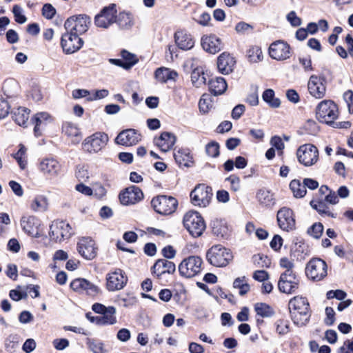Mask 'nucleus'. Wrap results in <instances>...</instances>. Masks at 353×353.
<instances>
[{
	"mask_svg": "<svg viewBox=\"0 0 353 353\" xmlns=\"http://www.w3.org/2000/svg\"><path fill=\"white\" fill-rule=\"evenodd\" d=\"M305 274L309 279L313 281H321L327 276V264L319 258H314L307 263Z\"/></svg>",
	"mask_w": 353,
	"mask_h": 353,
	"instance_id": "obj_10",
	"label": "nucleus"
},
{
	"mask_svg": "<svg viewBox=\"0 0 353 353\" xmlns=\"http://www.w3.org/2000/svg\"><path fill=\"white\" fill-rule=\"evenodd\" d=\"M117 12L116 5L114 3L103 8L94 18L95 25L99 28H108L116 22Z\"/></svg>",
	"mask_w": 353,
	"mask_h": 353,
	"instance_id": "obj_16",
	"label": "nucleus"
},
{
	"mask_svg": "<svg viewBox=\"0 0 353 353\" xmlns=\"http://www.w3.org/2000/svg\"><path fill=\"white\" fill-rule=\"evenodd\" d=\"M213 107L212 97L208 94L202 95L199 102V108L203 114L208 113Z\"/></svg>",
	"mask_w": 353,
	"mask_h": 353,
	"instance_id": "obj_50",
	"label": "nucleus"
},
{
	"mask_svg": "<svg viewBox=\"0 0 353 353\" xmlns=\"http://www.w3.org/2000/svg\"><path fill=\"white\" fill-rule=\"evenodd\" d=\"M290 188L296 198H303L306 194V189L299 180H292L290 183Z\"/></svg>",
	"mask_w": 353,
	"mask_h": 353,
	"instance_id": "obj_44",
	"label": "nucleus"
},
{
	"mask_svg": "<svg viewBox=\"0 0 353 353\" xmlns=\"http://www.w3.org/2000/svg\"><path fill=\"white\" fill-rule=\"evenodd\" d=\"M109 137L103 132H96L87 137L82 142V149L90 154L101 152L108 145Z\"/></svg>",
	"mask_w": 353,
	"mask_h": 353,
	"instance_id": "obj_3",
	"label": "nucleus"
},
{
	"mask_svg": "<svg viewBox=\"0 0 353 353\" xmlns=\"http://www.w3.org/2000/svg\"><path fill=\"white\" fill-rule=\"evenodd\" d=\"M72 96L74 99H81L90 96V92L85 89H75L72 92Z\"/></svg>",
	"mask_w": 353,
	"mask_h": 353,
	"instance_id": "obj_64",
	"label": "nucleus"
},
{
	"mask_svg": "<svg viewBox=\"0 0 353 353\" xmlns=\"http://www.w3.org/2000/svg\"><path fill=\"white\" fill-rule=\"evenodd\" d=\"M262 99L271 108H276L281 105L280 100L274 97V91L272 89L265 90L262 94Z\"/></svg>",
	"mask_w": 353,
	"mask_h": 353,
	"instance_id": "obj_43",
	"label": "nucleus"
},
{
	"mask_svg": "<svg viewBox=\"0 0 353 353\" xmlns=\"http://www.w3.org/2000/svg\"><path fill=\"white\" fill-rule=\"evenodd\" d=\"M70 288L79 293H85L90 296H95L99 293V288L89 281L78 278L70 283Z\"/></svg>",
	"mask_w": 353,
	"mask_h": 353,
	"instance_id": "obj_22",
	"label": "nucleus"
},
{
	"mask_svg": "<svg viewBox=\"0 0 353 353\" xmlns=\"http://www.w3.org/2000/svg\"><path fill=\"white\" fill-rule=\"evenodd\" d=\"M253 261L254 264L261 268H269L271 265V260L267 256H254Z\"/></svg>",
	"mask_w": 353,
	"mask_h": 353,
	"instance_id": "obj_56",
	"label": "nucleus"
},
{
	"mask_svg": "<svg viewBox=\"0 0 353 353\" xmlns=\"http://www.w3.org/2000/svg\"><path fill=\"white\" fill-rule=\"evenodd\" d=\"M30 110L25 107H19L12 112V117L17 124L26 126L30 117Z\"/></svg>",
	"mask_w": 353,
	"mask_h": 353,
	"instance_id": "obj_32",
	"label": "nucleus"
},
{
	"mask_svg": "<svg viewBox=\"0 0 353 353\" xmlns=\"http://www.w3.org/2000/svg\"><path fill=\"white\" fill-rule=\"evenodd\" d=\"M248 60L250 63H258L263 60V55L261 48L258 46H252L247 53Z\"/></svg>",
	"mask_w": 353,
	"mask_h": 353,
	"instance_id": "obj_49",
	"label": "nucleus"
},
{
	"mask_svg": "<svg viewBox=\"0 0 353 353\" xmlns=\"http://www.w3.org/2000/svg\"><path fill=\"white\" fill-rule=\"evenodd\" d=\"M155 144L162 152H168L172 149L176 142V137L168 132H162L160 137L155 139Z\"/></svg>",
	"mask_w": 353,
	"mask_h": 353,
	"instance_id": "obj_29",
	"label": "nucleus"
},
{
	"mask_svg": "<svg viewBox=\"0 0 353 353\" xmlns=\"http://www.w3.org/2000/svg\"><path fill=\"white\" fill-rule=\"evenodd\" d=\"M323 232V225L321 223H315L307 230V233L310 236L314 239L321 237Z\"/></svg>",
	"mask_w": 353,
	"mask_h": 353,
	"instance_id": "obj_53",
	"label": "nucleus"
},
{
	"mask_svg": "<svg viewBox=\"0 0 353 353\" xmlns=\"http://www.w3.org/2000/svg\"><path fill=\"white\" fill-rule=\"evenodd\" d=\"M207 154L211 157H216L219 155V145L216 141H211L205 146Z\"/></svg>",
	"mask_w": 353,
	"mask_h": 353,
	"instance_id": "obj_55",
	"label": "nucleus"
},
{
	"mask_svg": "<svg viewBox=\"0 0 353 353\" xmlns=\"http://www.w3.org/2000/svg\"><path fill=\"white\" fill-rule=\"evenodd\" d=\"M201 46L205 51L213 54L220 52L223 48L221 39L212 34L202 37Z\"/></svg>",
	"mask_w": 353,
	"mask_h": 353,
	"instance_id": "obj_26",
	"label": "nucleus"
},
{
	"mask_svg": "<svg viewBox=\"0 0 353 353\" xmlns=\"http://www.w3.org/2000/svg\"><path fill=\"white\" fill-rule=\"evenodd\" d=\"M310 206L316 210L321 215L327 216L332 218L336 217V214L330 211L329 207L323 201L312 200L310 203Z\"/></svg>",
	"mask_w": 353,
	"mask_h": 353,
	"instance_id": "obj_39",
	"label": "nucleus"
},
{
	"mask_svg": "<svg viewBox=\"0 0 353 353\" xmlns=\"http://www.w3.org/2000/svg\"><path fill=\"white\" fill-rule=\"evenodd\" d=\"M70 225L65 221L54 222L50 227L49 235L54 242H61L68 239L72 234Z\"/></svg>",
	"mask_w": 353,
	"mask_h": 353,
	"instance_id": "obj_20",
	"label": "nucleus"
},
{
	"mask_svg": "<svg viewBox=\"0 0 353 353\" xmlns=\"http://www.w3.org/2000/svg\"><path fill=\"white\" fill-rule=\"evenodd\" d=\"M92 194L97 198L101 199L106 194V190L101 183H94L92 187Z\"/></svg>",
	"mask_w": 353,
	"mask_h": 353,
	"instance_id": "obj_60",
	"label": "nucleus"
},
{
	"mask_svg": "<svg viewBox=\"0 0 353 353\" xmlns=\"http://www.w3.org/2000/svg\"><path fill=\"white\" fill-rule=\"evenodd\" d=\"M206 258L210 264L219 268L227 266L233 259L231 251L221 245H213L208 250Z\"/></svg>",
	"mask_w": 353,
	"mask_h": 353,
	"instance_id": "obj_2",
	"label": "nucleus"
},
{
	"mask_svg": "<svg viewBox=\"0 0 353 353\" xmlns=\"http://www.w3.org/2000/svg\"><path fill=\"white\" fill-rule=\"evenodd\" d=\"M88 348L92 353H108L105 344L97 339H88L86 341Z\"/></svg>",
	"mask_w": 353,
	"mask_h": 353,
	"instance_id": "obj_41",
	"label": "nucleus"
},
{
	"mask_svg": "<svg viewBox=\"0 0 353 353\" xmlns=\"http://www.w3.org/2000/svg\"><path fill=\"white\" fill-rule=\"evenodd\" d=\"M23 230L32 237L38 238L42 232L41 222L33 215L23 216L20 220Z\"/></svg>",
	"mask_w": 353,
	"mask_h": 353,
	"instance_id": "obj_14",
	"label": "nucleus"
},
{
	"mask_svg": "<svg viewBox=\"0 0 353 353\" xmlns=\"http://www.w3.org/2000/svg\"><path fill=\"white\" fill-rule=\"evenodd\" d=\"M106 288L110 292L122 290L127 284L128 277L123 270H115L106 274Z\"/></svg>",
	"mask_w": 353,
	"mask_h": 353,
	"instance_id": "obj_15",
	"label": "nucleus"
},
{
	"mask_svg": "<svg viewBox=\"0 0 353 353\" xmlns=\"http://www.w3.org/2000/svg\"><path fill=\"white\" fill-rule=\"evenodd\" d=\"M143 198L141 190L137 186H130L125 189L119 194V199L123 205L134 204Z\"/></svg>",
	"mask_w": 353,
	"mask_h": 353,
	"instance_id": "obj_25",
	"label": "nucleus"
},
{
	"mask_svg": "<svg viewBox=\"0 0 353 353\" xmlns=\"http://www.w3.org/2000/svg\"><path fill=\"white\" fill-rule=\"evenodd\" d=\"M78 253L86 260H92L97 255L98 248L90 237H81L77 244Z\"/></svg>",
	"mask_w": 353,
	"mask_h": 353,
	"instance_id": "obj_18",
	"label": "nucleus"
},
{
	"mask_svg": "<svg viewBox=\"0 0 353 353\" xmlns=\"http://www.w3.org/2000/svg\"><path fill=\"white\" fill-rule=\"evenodd\" d=\"M202 263V259L199 256H188L179 264V273L183 277L192 278L201 272Z\"/></svg>",
	"mask_w": 353,
	"mask_h": 353,
	"instance_id": "obj_6",
	"label": "nucleus"
},
{
	"mask_svg": "<svg viewBox=\"0 0 353 353\" xmlns=\"http://www.w3.org/2000/svg\"><path fill=\"white\" fill-rule=\"evenodd\" d=\"M289 309L294 324L303 326L308 322L310 314L309 303L305 298L294 296L289 302Z\"/></svg>",
	"mask_w": 353,
	"mask_h": 353,
	"instance_id": "obj_1",
	"label": "nucleus"
},
{
	"mask_svg": "<svg viewBox=\"0 0 353 353\" xmlns=\"http://www.w3.org/2000/svg\"><path fill=\"white\" fill-rule=\"evenodd\" d=\"M191 81L196 88H200L205 84L206 77L201 68H196L193 70L191 74Z\"/></svg>",
	"mask_w": 353,
	"mask_h": 353,
	"instance_id": "obj_40",
	"label": "nucleus"
},
{
	"mask_svg": "<svg viewBox=\"0 0 353 353\" xmlns=\"http://www.w3.org/2000/svg\"><path fill=\"white\" fill-rule=\"evenodd\" d=\"M256 196L260 204L266 207H270L275 203L274 194L265 188L259 190Z\"/></svg>",
	"mask_w": 353,
	"mask_h": 353,
	"instance_id": "obj_38",
	"label": "nucleus"
},
{
	"mask_svg": "<svg viewBox=\"0 0 353 353\" xmlns=\"http://www.w3.org/2000/svg\"><path fill=\"white\" fill-rule=\"evenodd\" d=\"M48 200L44 195H37L32 199L30 208L34 212H44L48 209Z\"/></svg>",
	"mask_w": 353,
	"mask_h": 353,
	"instance_id": "obj_33",
	"label": "nucleus"
},
{
	"mask_svg": "<svg viewBox=\"0 0 353 353\" xmlns=\"http://www.w3.org/2000/svg\"><path fill=\"white\" fill-rule=\"evenodd\" d=\"M176 45L183 50H189L194 46V39L192 34L185 30H179L174 34Z\"/></svg>",
	"mask_w": 353,
	"mask_h": 353,
	"instance_id": "obj_27",
	"label": "nucleus"
},
{
	"mask_svg": "<svg viewBox=\"0 0 353 353\" xmlns=\"http://www.w3.org/2000/svg\"><path fill=\"white\" fill-rule=\"evenodd\" d=\"M38 168L45 176L55 177L61 170L60 163L53 157H45L39 161Z\"/></svg>",
	"mask_w": 353,
	"mask_h": 353,
	"instance_id": "obj_21",
	"label": "nucleus"
},
{
	"mask_svg": "<svg viewBox=\"0 0 353 353\" xmlns=\"http://www.w3.org/2000/svg\"><path fill=\"white\" fill-rule=\"evenodd\" d=\"M296 157L301 164L306 167L312 166L319 160V150L312 144H303L297 149Z\"/></svg>",
	"mask_w": 353,
	"mask_h": 353,
	"instance_id": "obj_8",
	"label": "nucleus"
},
{
	"mask_svg": "<svg viewBox=\"0 0 353 353\" xmlns=\"http://www.w3.org/2000/svg\"><path fill=\"white\" fill-rule=\"evenodd\" d=\"M174 157L176 162L179 165H183L185 167L189 166V164L191 162L192 159L190 153L183 150H179L177 152H174Z\"/></svg>",
	"mask_w": 353,
	"mask_h": 353,
	"instance_id": "obj_47",
	"label": "nucleus"
},
{
	"mask_svg": "<svg viewBox=\"0 0 353 353\" xmlns=\"http://www.w3.org/2000/svg\"><path fill=\"white\" fill-rule=\"evenodd\" d=\"M300 279L294 271L285 270L278 281L279 291L285 294H293L299 288Z\"/></svg>",
	"mask_w": 353,
	"mask_h": 353,
	"instance_id": "obj_7",
	"label": "nucleus"
},
{
	"mask_svg": "<svg viewBox=\"0 0 353 353\" xmlns=\"http://www.w3.org/2000/svg\"><path fill=\"white\" fill-rule=\"evenodd\" d=\"M13 157L18 163L20 168L24 170L28 164L27 149L26 147L23 145H20L18 152L15 153Z\"/></svg>",
	"mask_w": 353,
	"mask_h": 353,
	"instance_id": "obj_45",
	"label": "nucleus"
},
{
	"mask_svg": "<svg viewBox=\"0 0 353 353\" xmlns=\"http://www.w3.org/2000/svg\"><path fill=\"white\" fill-rule=\"evenodd\" d=\"M175 269L176 267L173 262L166 259H159L152 267V272L159 277L165 273L172 274L174 272Z\"/></svg>",
	"mask_w": 353,
	"mask_h": 353,
	"instance_id": "obj_30",
	"label": "nucleus"
},
{
	"mask_svg": "<svg viewBox=\"0 0 353 353\" xmlns=\"http://www.w3.org/2000/svg\"><path fill=\"white\" fill-rule=\"evenodd\" d=\"M121 57L124 62L123 68L125 69H129L132 65L137 63L138 59L137 57L127 50H123L121 52Z\"/></svg>",
	"mask_w": 353,
	"mask_h": 353,
	"instance_id": "obj_52",
	"label": "nucleus"
},
{
	"mask_svg": "<svg viewBox=\"0 0 353 353\" xmlns=\"http://www.w3.org/2000/svg\"><path fill=\"white\" fill-rule=\"evenodd\" d=\"M83 41L79 34L68 31L63 34L61 39V45L65 54H72L79 50L83 46Z\"/></svg>",
	"mask_w": 353,
	"mask_h": 353,
	"instance_id": "obj_13",
	"label": "nucleus"
},
{
	"mask_svg": "<svg viewBox=\"0 0 353 353\" xmlns=\"http://www.w3.org/2000/svg\"><path fill=\"white\" fill-rule=\"evenodd\" d=\"M338 353H353V339L346 340L338 350Z\"/></svg>",
	"mask_w": 353,
	"mask_h": 353,
	"instance_id": "obj_62",
	"label": "nucleus"
},
{
	"mask_svg": "<svg viewBox=\"0 0 353 353\" xmlns=\"http://www.w3.org/2000/svg\"><path fill=\"white\" fill-rule=\"evenodd\" d=\"M154 76L159 82L164 83L169 80H175L178 74L169 68L161 67L156 70Z\"/></svg>",
	"mask_w": 353,
	"mask_h": 353,
	"instance_id": "obj_35",
	"label": "nucleus"
},
{
	"mask_svg": "<svg viewBox=\"0 0 353 353\" xmlns=\"http://www.w3.org/2000/svg\"><path fill=\"white\" fill-rule=\"evenodd\" d=\"M235 63L234 59L230 54L223 52L217 59V68L223 74H228L233 71Z\"/></svg>",
	"mask_w": 353,
	"mask_h": 353,
	"instance_id": "obj_28",
	"label": "nucleus"
},
{
	"mask_svg": "<svg viewBox=\"0 0 353 353\" xmlns=\"http://www.w3.org/2000/svg\"><path fill=\"white\" fill-rule=\"evenodd\" d=\"M183 225L194 237L200 236L205 230V223L201 214L194 210L186 212L183 216Z\"/></svg>",
	"mask_w": 353,
	"mask_h": 353,
	"instance_id": "obj_4",
	"label": "nucleus"
},
{
	"mask_svg": "<svg viewBox=\"0 0 353 353\" xmlns=\"http://www.w3.org/2000/svg\"><path fill=\"white\" fill-rule=\"evenodd\" d=\"M309 93L314 98L320 99L326 93V79L324 76L313 74L307 82Z\"/></svg>",
	"mask_w": 353,
	"mask_h": 353,
	"instance_id": "obj_19",
	"label": "nucleus"
},
{
	"mask_svg": "<svg viewBox=\"0 0 353 353\" xmlns=\"http://www.w3.org/2000/svg\"><path fill=\"white\" fill-rule=\"evenodd\" d=\"M56 13L55 8L51 5L46 3L43 6L42 14L48 19H51L54 17Z\"/></svg>",
	"mask_w": 353,
	"mask_h": 353,
	"instance_id": "obj_59",
	"label": "nucleus"
},
{
	"mask_svg": "<svg viewBox=\"0 0 353 353\" xmlns=\"http://www.w3.org/2000/svg\"><path fill=\"white\" fill-rule=\"evenodd\" d=\"M233 286L234 288L239 290V294L241 296L247 294L250 289V285L248 283L245 276L236 278L234 283Z\"/></svg>",
	"mask_w": 353,
	"mask_h": 353,
	"instance_id": "obj_51",
	"label": "nucleus"
},
{
	"mask_svg": "<svg viewBox=\"0 0 353 353\" xmlns=\"http://www.w3.org/2000/svg\"><path fill=\"white\" fill-rule=\"evenodd\" d=\"M109 94V92L106 89H102L99 90H94L90 92V96L88 98V101H96L106 97Z\"/></svg>",
	"mask_w": 353,
	"mask_h": 353,
	"instance_id": "obj_57",
	"label": "nucleus"
},
{
	"mask_svg": "<svg viewBox=\"0 0 353 353\" xmlns=\"http://www.w3.org/2000/svg\"><path fill=\"white\" fill-rule=\"evenodd\" d=\"M343 99L347 104L348 111L350 114L353 113V92L347 90L343 94Z\"/></svg>",
	"mask_w": 353,
	"mask_h": 353,
	"instance_id": "obj_61",
	"label": "nucleus"
},
{
	"mask_svg": "<svg viewBox=\"0 0 353 353\" xmlns=\"http://www.w3.org/2000/svg\"><path fill=\"white\" fill-rule=\"evenodd\" d=\"M316 114L319 121L332 125L339 116L338 107L332 100H323L317 105Z\"/></svg>",
	"mask_w": 353,
	"mask_h": 353,
	"instance_id": "obj_5",
	"label": "nucleus"
},
{
	"mask_svg": "<svg viewBox=\"0 0 353 353\" xmlns=\"http://www.w3.org/2000/svg\"><path fill=\"white\" fill-rule=\"evenodd\" d=\"M115 314L116 308L114 307H108L105 312L101 314L104 325H114L117 323Z\"/></svg>",
	"mask_w": 353,
	"mask_h": 353,
	"instance_id": "obj_48",
	"label": "nucleus"
},
{
	"mask_svg": "<svg viewBox=\"0 0 353 353\" xmlns=\"http://www.w3.org/2000/svg\"><path fill=\"white\" fill-rule=\"evenodd\" d=\"M12 12L14 19L18 23L23 24L26 22L27 18L23 14V10L21 6L14 5L12 8Z\"/></svg>",
	"mask_w": 353,
	"mask_h": 353,
	"instance_id": "obj_54",
	"label": "nucleus"
},
{
	"mask_svg": "<svg viewBox=\"0 0 353 353\" xmlns=\"http://www.w3.org/2000/svg\"><path fill=\"white\" fill-rule=\"evenodd\" d=\"M277 221L279 226L284 231H290L295 227V219L292 210L282 208L277 212Z\"/></svg>",
	"mask_w": 353,
	"mask_h": 353,
	"instance_id": "obj_24",
	"label": "nucleus"
},
{
	"mask_svg": "<svg viewBox=\"0 0 353 353\" xmlns=\"http://www.w3.org/2000/svg\"><path fill=\"white\" fill-rule=\"evenodd\" d=\"M268 52L272 59L280 61L290 59L292 55L290 46L282 40L273 42L269 47Z\"/></svg>",
	"mask_w": 353,
	"mask_h": 353,
	"instance_id": "obj_17",
	"label": "nucleus"
},
{
	"mask_svg": "<svg viewBox=\"0 0 353 353\" xmlns=\"http://www.w3.org/2000/svg\"><path fill=\"white\" fill-rule=\"evenodd\" d=\"M299 61L303 66L305 72H310L313 70L312 60L310 56L299 57Z\"/></svg>",
	"mask_w": 353,
	"mask_h": 353,
	"instance_id": "obj_58",
	"label": "nucleus"
},
{
	"mask_svg": "<svg viewBox=\"0 0 353 353\" xmlns=\"http://www.w3.org/2000/svg\"><path fill=\"white\" fill-rule=\"evenodd\" d=\"M32 121L35 123V135L38 137L41 135V130L43 127L52 121V117L47 112H39L34 116Z\"/></svg>",
	"mask_w": 353,
	"mask_h": 353,
	"instance_id": "obj_34",
	"label": "nucleus"
},
{
	"mask_svg": "<svg viewBox=\"0 0 353 353\" xmlns=\"http://www.w3.org/2000/svg\"><path fill=\"white\" fill-rule=\"evenodd\" d=\"M90 23L91 20L88 16L79 14L68 18L64 23V27L67 31L81 34L88 31Z\"/></svg>",
	"mask_w": 353,
	"mask_h": 353,
	"instance_id": "obj_11",
	"label": "nucleus"
},
{
	"mask_svg": "<svg viewBox=\"0 0 353 353\" xmlns=\"http://www.w3.org/2000/svg\"><path fill=\"white\" fill-rule=\"evenodd\" d=\"M116 22L123 29H130L134 24V19L131 12H121L118 16H117Z\"/></svg>",
	"mask_w": 353,
	"mask_h": 353,
	"instance_id": "obj_37",
	"label": "nucleus"
},
{
	"mask_svg": "<svg viewBox=\"0 0 353 353\" xmlns=\"http://www.w3.org/2000/svg\"><path fill=\"white\" fill-rule=\"evenodd\" d=\"M254 310L257 315L263 318L271 317L274 314L273 309L268 304L263 303L255 304Z\"/></svg>",
	"mask_w": 353,
	"mask_h": 353,
	"instance_id": "obj_46",
	"label": "nucleus"
},
{
	"mask_svg": "<svg viewBox=\"0 0 353 353\" xmlns=\"http://www.w3.org/2000/svg\"><path fill=\"white\" fill-rule=\"evenodd\" d=\"M226 181L230 183L232 190L236 192L240 189V179L238 176L232 175L227 178Z\"/></svg>",
	"mask_w": 353,
	"mask_h": 353,
	"instance_id": "obj_63",
	"label": "nucleus"
},
{
	"mask_svg": "<svg viewBox=\"0 0 353 353\" xmlns=\"http://www.w3.org/2000/svg\"><path fill=\"white\" fill-rule=\"evenodd\" d=\"M227 86L225 80L222 77H216L209 81L210 91L215 96L223 94Z\"/></svg>",
	"mask_w": 353,
	"mask_h": 353,
	"instance_id": "obj_36",
	"label": "nucleus"
},
{
	"mask_svg": "<svg viewBox=\"0 0 353 353\" xmlns=\"http://www.w3.org/2000/svg\"><path fill=\"white\" fill-rule=\"evenodd\" d=\"M141 139V136L134 129L122 130L115 138V143L124 146H132L137 144Z\"/></svg>",
	"mask_w": 353,
	"mask_h": 353,
	"instance_id": "obj_23",
	"label": "nucleus"
},
{
	"mask_svg": "<svg viewBox=\"0 0 353 353\" xmlns=\"http://www.w3.org/2000/svg\"><path fill=\"white\" fill-rule=\"evenodd\" d=\"M62 130L67 137L71 138L73 143H79L81 133L77 125L70 122H65L63 125Z\"/></svg>",
	"mask_w": 353,
	"mask_h": 353,
	"instance_id": "obj_31",
	"label": "nucleus"
},
{
	"mask_svg": "<svg viewBox=\"0 0 353 353\" xmlns=\"http://www.w3.org/2000/svg\"><path fill=\"white\" fill-rule=\"evenodd\" d=\"M178 202L172 196L161 195L152 199V205L154 210L161 214H170L173 213L177 207Z\"/></svg>",
	"mask_w": 353,
	"mask_h": 353,
	"instance_id": "obj_12",
	"label": "nucleus"
},
{
	"mask_svg": "<svg viewBox=\"0 0 353 353\" xmlns=\"http://www.w3.org/2000/svg\"><path fill=\"white\" fill-rule=\"evenodd\" d=\"M276 333L280 336H284L290 332V323L288 319H279L274 323Z\"/></svg>",
	"mask_w": 353,
	"mask_h": 353,
	"instance_id": "obj_42",
	"label": "nucleus"
},
{
	"mask_svg": "<svg viewBox=\"0 0 353 353\" xmlns=\"http://www.w3.org/2000/svg\"><path fill=\"white\" fill-rule=\"evenodd\" d=\"M190 196L194 205L205 208L210 203L212 190L210 187L205 184H199L192 190Z\"/></svg>",
	"mask_w": 353,
	"mask_h": 353,
	"instance_id": "obj_9",
	"label": "nucleus"
}]
</instances>
